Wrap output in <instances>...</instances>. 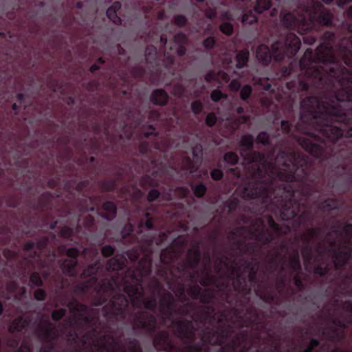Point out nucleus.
I'll return each instance as SVG.
<instances>
[{"mask_svg": "<svg viewBox=\"0 0 352 352\" xmlns=\"http://www.w3.org/2000/svg\"><path fill=\"white\" fill-rule=\"evenodd\" d=\"M336 35L326 31L315 52L308 48L298 62L300 73L286 82L289 108L303 93L294 125L282 120L280 129L319 162L336 167L352 154V64H343Z\"/></svg>", "mask_w": 352, "mask_h": 352, "instance_id": "1", "label": "nucleus"}, {"mask_svg": "<svg viewBox=\"0 0 352 352\" xmlns=\"http://www.w3.org/2000/svg\"><path fill=\"white\" fill-rule=\"evenodd\" d=\"M254 137L241 136L239 153L248 162L250 181L241 191V197L250 200L245 211L254 214L271 212L282 220L294 218L296 228L308 226L314 220L309 201L320 192L319 184L323 172L315 167L309 157L292 146L280 149L274 158L254 151Z\"/></svg>", "mask_w": 352, "mask_h": 352, "instance_id": "2", "label": "nucleus"}, {"mask_svg": "<svg viewBox=\"0 0 352 352\" xmlns=\"http://www.w3.org/2000/svg\"><path fill=\"white\" fill-rule=\"evenodd\" d=\"M214 302L204 304L199 311L192 302L179 306V316L189 319L173 320L171 324L175 327L173 333L182 341V346L175 344L167 331L156 332V318L146 311L140 310L131 316L132 329L153 336V345L157 351L219 352L232 339L234 329L230 324H221L222 317L218 320V327H210L215 319Z\"/></svg>", "mask_w": 352, "mask_h": 352, "instance_id": "3", "label": "nucleus"}, {"mask_svg": "<svg viewBox=\"0 0 352 352\" xmlns=\"http://www.w3.org/2000/svg\"><path fill=\"white\" fill-rule=\"evenodd\" d=\"M61 305L69 309L78 329L87 331L81 337L76 329L66 334L67 346L57 350L56 342L59 338L58 331L48 319L41 320L34 333L43 342L39 352H143L140 342L135 338H126L122 341V336L116 338L113 334L111 322L101 320L98 309L89 308L72 297L64 298Z\"/></svg>", "mask_w": 352, "mask_h": 352, "instance_id": "4", "label": "nucleus"}, {"mask_svg": "<svg viewBox=\"0 0 352 352\" xmlns=\"http://www.w3.org/2000/svg\"><path fill=\"white\" fill-rule=\"evenodd\" d=\"M329 4L333 0H321ZM280 19L286 28L279 38L272 43L270 48L265 44L258 45L256 56L258 60L263 65H268L272 59L276 62L282 61L285 57L293 58L298 52L301 41L295 33V30L303 35L311 32L320 26H331L333 14L318 0L300 2L293 12H280Z\"/></svg>", "mask_w": 352, "mask_h": 352, "instance_id": "5", "label": "nucleus"}, {"mask_svg": "<svg viewBox=\"0 0 352 352\" xmlns=\"http://www.w3.org/2000/svg\"><path fill=\"white\" fill-rule=\"evenodd\" d=\"M147 251L148 254L141 261L136 270H129L125 277L118 279L116 296L102 308L104 319L113 326L126 319L129 303L134 309L144 307L153 312L157 309L156 296H144L143 279L151 277L153 268L151 247L147 248Z\"/></svg>", "mask_w": 352, "mask_h": 352, "instance_id": "6", "label": "nucleus"}, {"mask_svg": "<svg viewBox=\"0 0 352 352\" xmlns=\"http://www.w3.org/2000/svg\"><path fill=\"white\" fill-rule=\"evenodd\" d=\"M213 285L216 286L221 294L222 300L223 301L221 305H224V304L226 303L232 307V310L239 318L241 322V327L248 328L257 323L259 315L258 311L254 307H248L246 309L248 316L245 318L241 316L245 307L250 301L249 298H248L246 302L243 303V300L239 296V294H233L231 289L228 288V285L227 283H217L216 280V283Z\"/></svg>", "mask_w": 352, "mask_h": 352, "instance_id": "7", "label": "nucleus"}, {"mask_svg": "<svg viewBox=\"0 0 352 352\" xmlns=\"http://www.w3.org/2000/svg\"><path fill=\"white\" fill-rule=\"evenodd\" d=\"M118 277L104 278L98 285H95L94 280L91 281L86 280L76 284L74 287L73 291L76 295L83 296L93 289L96 296L92 299L91 304L94 306H100L105 303L108 298L111 300L116 296V289L118 287Z\"/></svg>", "mask_w": 352, "mask_h": 352, "instance_id": "8", "label": "nucleus"}, {"mask_svg": "<svg viewBox=\"0 0 352 352\" xmlns=\"http://www.w3.org/2000/svg\"><path fill=\"white\" fill-rule=\"evenodd\" d=\"M240 220L245 223L251 222L252 227L245 226L237 227L230 232V236H243L248 234L252 239L262 243L263 245H269L274 241V233L266 228L265 221L262 218L257 217L252 220L250 217L243 214L240 217Z\"/></svg>", "mask_w": 352, "mask_h": 352, "instance_id": "9", "label": "nucleus"}, {"mask_svg": "<svg viewBox=\"0 0 352 352\" xmlns=\"http://www.w3.org/2000/svg\"><path fill=\"white\" fill-rule=\"evenodd\" d=\"M139 151L149 161V164L145 167L147 174L141 179V185L145 188L151 186L157 188L160 186V181L156 177H162L166 173V164L162 160H157L154 156L149 143L142 141L139 145Z\"/></svg>", "mask_w": 352, "mask_h": 352, "instance_id": "10", "label": "nucleus"}, {"mask_svg": "<svg viewBox=\"0 0 352 352\" xmlns=\"http://www.w3.org/2000/svg\"><path fill=\"white\" fill-rule=\"evenodd\" d=\"M342 309L350 314L344 320L340 318H333L331 323L334 327H329L324 329L322 335L326 337L327 340L335 344L336 347L330 352H351L344 351L338 345L346 338V329L349 324H352V300H348L342 302Z\"/></svg>", "mask_w": 352, "mask_h": 352, "instance_id": "11", "label": "nucleus"}, {"mask_svg": "<svg viewBox=\"0 0 352 352\" xmlns=\"http://www.w3.org/2000/svg\"><path fill=\"white\" fill-rule=\"evenodd\" d=\"M155 240V236L154 234H148L140 235V239L138 240V243L140 251L143 254V256L139 260L138 265L135 267H129L126 270H123L124 268V260L123 258H118L116 256L112 257L107 263L106 268L108 272H116L114 275H113L109 278H122V277H125L126 274L129 270H136L139 267V264L141 261L147 256L148 252L147 251V248L151 247V258L153 261L152 255L153 253V244ZM108 278L107 277H106Z\"/></svg>", "mask_w": 352, "mask_h": 352, "instance_id": "12", "label": "nucleus"}, {"mask_svg": "<svg viewBox=\"0 0 352 352\" xmlns=\"http://www.w3.org/2000/svg\"><path fill=\"white\" fill-rule=\"evenodd\" d=\"M248 331H242L234 335L228 344L219 352H283L279 342H272L270 344L261 347L258 343L248 340Z\"/></svg>", "mask_w": 352, "mask_h": 352, "instance_id": "13", "label": "nucleus"}, {"mask_svg": "<svg viewBox=\"0 0 352 352\" xmlns=\"http://www.w3.org/2000/svg\"><path fill=\"white\" fill-rule=\"evenodd\" d=\"M186 241L181 239L180 236L175 239L172 245L162 250L160 255V262L156 265V274L168 283L169 288L171 289L169 276H175L171 265L177 259L180 252L176 246L182 247L185 245Z\"/></svg>", "mask_w": 352, "mask_h": 352, "instance_id": "14", "label": "nucleus"}, {"mask_svg": "<svg viewBox=\"0 0 352 352\" xmlns=\"http://www.w3.org/2000/svg\"><path fill=\"white\" fill-rule=\"evenodd\" d=\"M60 252H65L69 258H65L58 261L60 268L63 273L69 277L76 278L78 276L76 267L78 265V256L81 254L83 256L87 255V249L80 246L66 248L64 245L59 248Z\"/></svg>", "mask_w": 352, "mask_h": 352, "instance_id": "15", "label": "nucleus"}, {"mask_svg": "<svg viewBox=\"0 0 352 352\" xmlns=\"http://www.w3.org/2000/svg\"><path fill=\"white\" fill-rule=\"evenodd\" d=\"M327 252L332 253L333 258V265L336 270H340L347 265L352 256V247L351 243H344L340 247L337 248L336 240H331L329 248H326Z\"/></svg>", "mask_w": 352, "mask_h": 352, "instance_id": "16", "label": "nucleus"}, {"mask_svg": "<svg viewBox=\"0 0 352 352\" xmlns=\"http://www.w3.org/2000/svg\"><path fill=\"white\" fill-rule=\"evenodd\" d=\"M56 235L50 232L48 236H42L36 243L32 241H27L23 245V250L30 252L32 258H39L41 254L47 250L48 246L56 240Z\"/></svg>", "mask_w": 352, "mask_h": 352, "instance_id": "17", "label": "nucleus"}, {"mask_svg": "<svg viewBox=\"0 0 352 352\" xmlns=\"http://www.w3.org/2000/svg\"><path fill=\"white\" fill-rule=\"evenodd\" d=\"M349 32L341 37L336 36V44L339 54L345 65L352 64V22L349 25Z\"/></svg>", "mask_w": 352, "mask_h": 352, "instance_id": "18", "label": "nucleus"}, {"mask_svg": "<svg viewBox=\"0 0 352 352\" xmlns=\"http://www.w3.org/2000/svg\"><path fill=\"white\" fill-rule=\"evenodd\" d=\"M201 252L199 244L188 250L187 257L185 262L189 270H193L189 273V279L191 282L196 283L199 276V272L195 270L201 261Z\"/></svg>", "mask_w": 352, "mask_h": 352, "instance_id": "19", "label": "nucleus"}, {"mask_svg": "<svg viewBox=\"0 0 352 352\" xmlns=\"http://www.w3.org/2000/svg\"><path fill=\"white\" fill-rule=\"evenodd\" d=\"M89 185V181L88 179L80 181L76 186V190L80 193L84 194L85 188ZM98 199L99 198L96 196L83 195V197L79 202L80 210L82 212H94L96 210V204Z\"/></svg>", "mask_w": 352, "mask_h": 352, "instance_id": "20", "label": "nucleus"}, {"mask_svg": "<svg viewBox=\"0 0 352 352\" xmlns=\"http://www.w3.org/2000/svg\"><path fill=\"white\" fill-rule=\"evenodd\" d=\"M177 307L176 300L173 295L169 292H164L160 299V311L165 318L171 319L175 314L179 315Z\"/></svg>", "mask_w": 352, "mask_h": 352, "instance_id": "21", "label": "nucleus"}, {"mask_svg": "<svg viewBox=\"0 0 352 352\" xmlns=\"http://www.w3.org/2000/svg\"><path fill=\"white\" fill-rule=\"evenodd\" d=\"M188 293L192 298L199 300L202 304L212 302L216 300V294L214 290L208 288L202 289L197 284L190 285Z\"/></svg>", "mask_w": 352, "mask_h": 352, "instance_id": "22", "label": "nucleus"}, {"mask_svg": "<svg viewBox=\"0 0 352 352\" xmlns=\"http://www.w3.org/2000/svg\"><path fill=\"white\" fill-rule=\"evenodd\" d=\"M235 272H236V268L232 267V274L229 276V279L233 280L232 286L234 290L236 292L237 294H239H239H242L244 296V298L248 300L249 297L246 298V296H249L250 294L252 289L248 286L246 278L243 277L241 274L237 272L236 277L234 278L232 275ZM243 302L245 303L246 302L243 301Z\"/></svg>", "mask_w": 352, "mask_h": 352, "instance_id": "23", "label": "nucleus"}, {"mask_svg": "<svg viewBox=\"0 0 352 352\" xmlns=\"http://www.w3.org/2000/svg\"><path fill=\"white\" fill-rule=\"evenodd\" d=\"M100 268V260L97 259L95 262L88 265L80 274V278L87 279L88 281L95 280V285L100 284L97 276L98 272Z\"/></svg>", "mask_w": 352, "mask_h": 352, "instance_id": "24", "label": "nucleus"}, {"mask_svg": "<svg viewBox=\"0 0 352 352\" xmlns=\"http://www.w3.org/2000/svg\"><path fill=\"white\" fill-rule=\"evenodd\" d=\"M21 338L18 336L13 335L7 338L6 346L12 349L14 352H32V347L28 341H23L19 346Z\"/></svg>", "mask_w": 352, "mask_h": 352, "instance_id": "25", "label": "nucleus"}, {"mask_svg": "<svg viewBox=\"0 0 352 352\" xmlns=\"http://www.w3.org/2000/svg\"><path fill=\"white\" fill-rule=\"evenodd\" d=\"M123 173L121 170L118 171L117 177L104 179L99 183V186L102 192H113L118 186V180L122 177Z\"/></svg>", "mask_w": 352, "mask_h": 352, "instance_id": "26", "label": "nucleus"}, {"mask_svg": "<svg viewBox=\"0 0 352 352\" xmlns=\"http://www.w3.org/2000/svg\"><path fill=\"white\" fill-rule=\"evenodd\" d=\"M102 211L100 215L107 221L113 220L117 214V206L113 201H107L102 206Z\"/></svg>", "mask_w": 352, "mask_h": 352, "instance_id": "27", "label": "nucleus"}, {"mask_svg": "<svg viewBox=\"0 0 352 352\" xmlns=\"http://www.w3.org/2000/svg\"><path fill=\"white\" fill-rule=\"evenodd\" d=\"M169 99L167 92L162 89L154 90L150 97L151 102L155 105L165 106Z\"/></svg>", "mask_w": 352, "mask_h": 352, "instance_id": "28", "label": "nucleus"}, {"mask_svg": "<svg viewBox=\"0 0 352 352\" xmlns=\"http://www.w3.org/2000/svg\"><path fill=\"white\" fill-rule=\"evenodd\" d=\"M30 322L29 319L25 318L23 316H19L9 325L8 328V332L12 334L21 332L29 326Z\"/></svg>", "mask_w": 352, "mask_h": 352, "instance_id": "29", "label": "nucleus"}, {"mask_svg": "<svg viewBox=\"0 0 352 352\" xmlns=\"http://www.w3.org/2000/svg\"><path fill=\"white\" fill-rule=\"evenodd\" d=\"M56 257L55 251L50 250L46 258L42 261V265L47 268V271H45L43 274L44 278L50 276L52 272L54 270Z\"/></svg>", "mask_w": 352, "mask_h": 352, "instance_id": "30", "label": "nucleus"}, {"mask_svg": "<svg viewBox=\"0 0 352 352\" xmlns=\"http://www.w3.org/2000/svg\"><path fill=\"white\" fill-rule=\"evenodd\" d=\"M125 117L128 121H132L133 122L135 128L138 126L144 120V117L141 112L131 107L125 109Z\"/></svg>", "mask_w": 352, "mask_h": 352, "instance_id": "31", "label": "nucleus"}, {"mask_svg": "<svg viewBox=\"0 0 352 352\" xmlns=\"http://www.w3.org/2000/svg\"><path fill=\"white\" fill-rule=\"evenodd\" d=\"M267 223L270 228L277 234H287L291 231L289 226L279 225L277 223L271 215L267 216Z\"/></svg>", "mask_w": 352, "mask_h": 352, "instance_id": "32", "label": "nucleus"}, {"mask_svg": "<svg viewBox=\"0 0 352 352\" xmlns=\"http://www.w3.org/2000/svg\"><path fill=\"white\" fill-rule=\"evenodd\" d=\"M202 277L199 280V283L203 287H207L216 283V277L211 274L209 267L205 266L201 270Z\"/></svg>", "mask_w": 352, "mask_h": 352, "instance_id": "33", "label": "nucleus"}, {"mask_svg": "<svg viewBox=\"0 0 352 352\" xmlns=\"http://www.w3.org/2000/svg\"><path fill=\"white\" fill-rule=\"evenodd\" d=\"M332 232L338 235H341L343 233L346 238L345 243H351L352 240V223H346L343 226L342 232L338 230V226L334 225L332 226Z\"/></svg>", "mask_w": 352, "mask_h": 352, "instance_id": "34", "label": "nucleus"}, {"mask_svg": "<svg viewBox=\"0 0 352 352\" xmlns=\"http://www.w3.org/2000/svg\"><path fill=\"white\" fill-rule=\"evenodd\" d=\"M318 208L323 211L337 210L339 209L338 201L335 198L327 199L319 204Z\"/></svg>", "mask_w": 352, "mask_h": 352, "instance_id": "35", "label": "nucleus"}, {"mask_svg": "<svg viewBox=\"0 0 352 352\" xmlns=\"http://www.w3.org/2000/svg\"><path fill=\"white\" fill-rule=\"evenodd\" d=\"M157 50L153 45H148L145 49V59L147 63L153 65L157 63Z\"/></svg>", "mask_w": 352, "mask_h": 352, "instance_id": "36", "label": "nucleus"}, {"mask_svg": "<svg viewBox=\"0 0 352 352\" xmlns=\"http://www.w3.org/2000/svg\"><path fill=\"white\" fill-rule=\"evenodd\" d=\"M249 51L248 50H243L239 51L236 56V67L238 69L243 68L249 60Z\"/></svg>", "mask_w": 352, "mask_h": 352, "instance_id": "37", "label": "nucleus"}, {"mask_svg": "<svg viewBox=\"0 0 352 352\" xmlns=\"http://www.w3.org/2000/svg\"><path fill=\"white\" fill-rule=\"evenodd\" d=\"M223 205L225 208L228 210V214H231L239 207L240 201L238 198L233 197L226 201Z\"/></svg>", "mask_w": 352, "mask_h": 352, "instance_id": "38", "label": "nucleus"}, {"mask_svg": "<svg viewBox=\"0 0 352 352\" xmlns=\"http://www.w3.org/2000/svg\"><path fill=\"white\" fill-rule=\"evenodd\" d=\"M271 6V0H256L254 10L258 14H261L264 11L270 9Z\"/></svg>", "mask_w": 352, "mask_h": 352, "instance_id": "39", "label": "nucleus"}, {"mask_svg": "<svg viewBox=\"0 0 352 352\" xmlns=\"http://www.w3.org/2000/svg\"><path fill=\"white\" fill-rule=\"evenodd\" d=\"M304 241L306 243V245L302 251V254L305 262L309 263L313 257V247L311 245L309 239L307 241Z\"/></svg>", "mask_w": 352, "mask_h": 352, "instance_id": "40", "label": "nucleus"}, {"mask_svg": "<svg viewBox=\"0 0 352 352\" xmlns=\"http://www.w3.org/2000/svg\"><path fill=\"white\" fill-rule=\"evenodd\" d=\"M191 188L195 196L197 198H203L207 192V187L203 183L197 185H191Z\"/></svg>", "mask_w": 352, "mask_h": 352, "instance_id": "41", "label": "nucleus"}, {"mask_svg": "<svg viewBox=\"0 0 352 352\" xmlns=\"http://www.w3.org/2000/svg\"><path fill=\"white\" fill-rule=\"evenodd\" d=\"M257 16L254 14L252 10H250L248 12H244L242 16L241 21L243 24L252 25L257 23Z\"/></svg>", "mask_w": 352, "mask_h": 352, "instance_id": "42", "label": "nucleus"}, {"mask_svg": "<svg viewBox=\"0 0 352 352\" xmlns=\"http://www.w3.org/2000/svg\"><path fill=\"white\" fill-rule=\"evenodd\" d=\"M223 160L228 164L234 166L238 164L239 158L236 153L228 151L224 154Z\"/></svg>", "mask_w": 352, "mask_h": 352, "instance_id": "43", "label": "nucleus"}, {"mask_svg": "<svg viewBox=\"0 0 352 352\" xmlns=\"http://www.w3.org/2000/svg\"><path fill=\"white\" fill-rule=\"evenodd\" d=\"M256 142L263 146L271 144L270 135L266 131H261L256 138Z\"/></svg>", "mask_w": 352, "mask_h": 352, "instance_id": "44", "label": "nucleus"}, {"mask_svg": "<svg viewBox=\"0 0 352 352\" xmlns=\"http://www.w3.org/2000/svg\"><path fill=\"white\" fill-rule=\"evenodd\" d=\"M322 232V228L321 227H316L309 228L307 230V234L304 237V241H307L309 239V241L313 239H317Z\"/></svg>", "mask_w": 352, "mask_h": 352, "instance_id": "45", "label": "nucleus"}, {"mask_svg": "<svg viewBox=\"0 0 352 352\" xmlns=\"http://www.w3.org/2000/svg\"><path fill=\"white\" fill-rule=\"evenodd\" d=\"M324 345L321 344L320 340L316 338H311L309 345L302 352H323L321 351H316L315 349L318 347L322 348Z\"/></svg>", "mask_w": 352, "mask_h": 352, "instance_id": "46", "label": "nucleus"}, {"mask_svg": "<svg viewBox=\"0 0 352 352\" xmlns=\"http://www.w3.org/2000/svg\"><path fill=\"white\" fill-rule=\"evenodd\" d=\"M107 16L111 20L114 24L120 25L122 24V19L118 16L117 12L111 8H108L106 12Z\"/></svg>", "mask_w": 352, "mask_h": 352, "instance_id": "47", "label": "nucleus"}, {"mask_svg": "<svg viewBox=\"0 0 352 352\" xmlns=\"http://www.w3.org/2000/svg\"><path fill=\"white\" fill-rule=\"evenodd\" d=\"M246 267L250 268V272L248 274V280L251 283L255 285L258 283L257 278V270L254 266H252V262H248L246 263Z\"/></svg>", "mask_w": 352, "mask_h": 352, "instance_id": "48", "label": "nucleus"}, {"mask_svg": "<svg viewBox=\"0 0 352 352\" xmlns=\"http://www.w3.org/2000/svg\"><path fill=\"white\" fill-rule=\"evenodd\" d=\"M220 74H222L223 80H228V76L227 74H226L224 72H220L217 74L213 71H211V72H208V74H206V75L205 76V80L208 82H212L217 80L218 76Z\"/></svg>", "mask_w": 352, "mask_h": 352, "instance_id": "49", "label": "nucleus"}, {"mask_svg": "<svg viewBox=\"0 0 352 352\" xmlns=\"http://www.w3.org/2000/svg\"><path fill=\"white\" fill-rule=\"evenodd\" d=\"M255 294L266 302H272L274 299V295L266 291L261 292L259 289H255Z\"/></svg>", "mask_w": 352, "mask_h": 352, "instance_id": "50", "label": "nucleus"}, {"mask_svg": "<svg viewBox=\"0 0 352 352\" xmlns=\"http://www.w3.org/2000/svg\"><path fill=\"white\" fill-rule=\"evenodd\" d=\"M149 287L155 293L161 291L163 289V285L157 277L153 276L151 278Z\"/></svg>", "mask_w": 352, "mask_h": 352, "instance_id": "51", "label": "nucleus"}, {"mask_svg": "<svg viewBox=\"0 0 352 352\" xmlns=\"http://www.w3.org/2000/svg\"><path fill=\"white\" fill-rule=\"evenodd\" d=\"M30 283L35 287H42L43 285V281L40 274L36 272H32L30 276Z\"/></svg>", "mask_w": 352, "mask_h": 352, "instance_id": "52", "label": "nucleus"}, {"mask_svg": "<svg viewBox=\"0 0 352 352\" xmlns=\"http://www.w3.org/2000/svg\"><path fill=\"white\" fill-rule=\"evenodd\" d=\"M252 93V87L249 85H245L241 89L240 98L243 101H246L248 100V98L251 96Z\"/></svg>", "mask_w": 352, "mask_h": 352, "instance_id": "53", "label": "nucleus"}, {"mask_svg": "<svg viewBox=\"0 0 352 352\" xmlns=\"http://www.w3.org/2000/svg\"><path fill=\"white\" fill-rule=\"evenodd\" d=\"M329 271L327 265L323 266L321 263L316 265L314 268V273L321 277L325 276Z\"/></svg>", "mask_w": 352, "mask_h": 352, "instance_id": "54", "label": "nucleus"}, {"mask_svg": "<svg viewBox=\"0 0 352 352\" xmlns=\"http://www.w3.org/2000/svg\"><path fill=\"white\" fill-rule=\"evenodd\" d=\"M75 230L74 228L65 226L62 227L60 230V235L65 239H69L70 237L73 236L74 234Z\"/></svg>", "mask_w": 352, "mask_h": 352, "instance_id": "55", "label": "nucleus"}, {"mask_svg": "<svg viewBox=\"0 0 352 352\" xmlns=\"http://www.w3.org/2000/svg\"><path fill=\"white\" fill-rule=\"evenodd\" d=\"M173 41L177 45H186L188 38L184 33L180 32L175 34Z\"/></svg>", "mask_w": 352, "mask_h": 352, "instance_id": "56", "label": "nucleus"}, {"mask_svg": "<svg viewBox=\"0 0 352 352\" xmlns=\"http://www.w3.org/2000/svg\"><path fill=\"white\" fill-rule=\"evenodd\" d=\"M66 314L67 309L65 308L55 309L52 313V319L55 322H58L62 319Z\"/></svg>", "mask_w": 352, "mask_h": 352, "instance_id": "57", "label": "nucleus"}, {"mask_svg": "<svg viewBox=\"0 0 352 352\" xmlns=\"http://www.w3.org/2000/svg\"><path fill=\"white\" fill-rule=\"evenodd\" d=\"M219 30L224 34L230 36L233 33V25L230 22H224L220 25Z\"/></svg>", "mask_w": 352, "mask_h": 352, "instance_id": "58", "label": "nucleus"}, {"mask_svg": "<svg viewBox=\"0 0 352 352\" xmlns=\"http://www.w3.org/2000/svg\"><path fill=\"white\" fill-rule=\"evenodd\" d=\"M217 44V41L214 36H208L203 41L202 45L206 50L213 49Z\"/></svg>", "mask_w": 352, "mask_h": 352, "instance_id": "59", "label": "nucleus"}, {"mask_svg": "<svg viewBox=\"0 0 352 352\" xmlns=\"http://www.w3.org/2000/svg\"><path fill=\"white\" fill-rule=\"evenodd\" d=\"M187 23L188 19L186 16L183 14H177L174 16V23L177 27L183 28Z\"/></svg>", "mask_w": 352, "mask_h": 352, "instance_id": "60", "label": "nucleus"}, {"mask_svg": "<svg viewBox=\"0 0 352 352\" xmlns=\"http://www.w3.org/2000/svg\"><path fill=\"white\" fill-rule=\"evenodd\" d=\"M188 270L189 269H188L185 261L179 262L176 267V270L179 274V275L176 277V280H177L180 279L181 276L182 274L188 273Z\"/></svg>", "mask_w": 352, "mask_h": 352, "instance_id": "61", "label": "nucleus"}, {"mask_svg": "<svg viewBox=\"0 0 352 352\" xmlns=\"http://www.w3.org/2000/svg\"><path fill=\"white\" fill-rule=\"evenodd\" d=\"M341 284L344 287L343 289L344 290H348L352 287V274H345L341 280Z\"/></svg>", "mask_w": 352, "mask_h": 352, "instance_id": "62", "label": "nucleus"}, {"mask_svg": "<svg viewBox=\"0 0 352 352\" xmlns=\"http://www.w3.org/2000/svg\"><path fill=\"white\" fill-rule=\"evenodd\" d=\"M217 120V116L214 113L210 112L206 117L205 123L207 126L212 127L214 126Z\"/></svg>", "mask_w": 352, "mask_h": 352, "instance_id": "63", "label": "nucleus"}, {"mask_svg": "<svg viewBox=\"0 0 352 352\" xmlns=\"http://www.w3.org/2000/svg\"><path fill=\"white\" fill-rule=\"evenodd\" d=\"M115 252V248L111 245H106L102 247L101 253L104 257H109L113 255Z\"/></svg>", "mask_w": 352, "mask_h": 352, "instance_id": "64", "label": "nucleus"}]
</instances>
